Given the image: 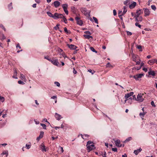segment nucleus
Segmentation results:
<instances>
[{
  "label": "nucleus",
  "mask_w": 157,
  "mask_h": 157,
  "mask_svg": "<svg viewBox=\"0 0 157 157\" xmlns=\"http://www.w3.org/2000/svg\"><path fill=\"white\" fill-rule=\"evenodd\" d=\"M143 13V10L140 9H138L136 10V16H139L142 13Z\"/></svg>",
  "instance_id": "obj_17"
},
{
  "label": "nucleus",
  "mask_w": 157,
  "mask_h": 157,
  "mask_svg": "<svg viewBox=\"0 0 157 157\" xmlns=\"http://www.w3.org/2000/svg\"><path fill=\"white\" fill-rule=\"evenodd\" d=\"M77 22V24L80 25H82L83 24V22L80 20L78 21Z\"/></svg>",
  "instance_id": "obj_31"
},
{
  "label": "nucleus",
  "mask_w": 157,
  "mask_h": 157,
  "mask_svg": "<svg viewBox=\"0 0 157 157\" xmlns=\"http://www.w3.org/2000/svg\"><path fill=\"white\" fill-rule=\"evenodd\" d=\"M65 13L67 14L68 15V12L67 10V8L63 9Z\"/></svg>",
  "instance_id": "obj_50"
},
{
  "label": "nucleus",
  "mask_w": 157,
  "mask_h": 157,
  "mask_svg": "<svg viewBox=\"0 0 157 157\" xmlns=\"http://www.w3.org/2000/svg\"><path fill=\"white\" fill-rule=\"evenodd\" d=\"M55 116L56 119L58 120H59L61 118H62L61 115L57 113H55Z\"/></svg>",
  "instance_id": "obj_13"
},
{
  "label": "nucleus",
  "mask_w": 157,
  "mask_h": 157,
  "mask_svg": "<svg viewBox=\"0 0 157 157\" xmlns=\"http://www.w3.org/2000/svg\"><path fill=\"white\" fill-rule=\"evenodd\" d=\"M8 155V151L7 150L3 151L1 154V155L2 157H7Z\"/></svg>",
  "instance_id": "obj_12"
},
{
  "label": "nucleus",
  "mask_w": 157,
  "mask_h": 157,
  "mask_svg": "<svg viewBox=\"0 0 157 157\" xmlns=\"http://www.w3.org/2000/svg\"><path fill=\"white\" fill-rule=\"evenodd\" d=\"M135 25L136 26H138L139 28H141V25L139 24V23L137 22H136L135 23Z\"/></svg>",
  "instance_id": "obj_51"
},
{
  "label": "nucleus",
  "mask_w": 157,
  "mask_h": 157,
  "mask_svg": "<svg viewBox=\"0 0 157 157\" xmlns=\"http://www.w3.org/2000/svg\"><path fill=\"white\" fill-rule=\"evenodd\" d=\"M133 92H131L130 93L126 94L125 95L124 98L125 99H128L130 97L133 95Z\"/></svg>",
  "instance_id": "obj_11"
},
{
  "label": "nucleus",
  "mask_w": 157,
  "mask_h": 157,
  "mask_svg": "<svg viewBox=\"0 0 157 157\" xmlns=\"http://www.w3.org/2000/svg\"><path fill=\"white\" fill-rule=\"evenodd\" d=\"M86 147V150L88 152H89L92 150L95 149V147L94 144H91V145L87 146Z\"/></svg>",
  "instance_id": "obj_1"
},
{
  "label": "nucleus",
  "mask_w": 157,
  "mask_h": 157,
  "mask_svg": "<svg viewBox=\"0 0 157 157\" xmlns=\"http://www.w3.org/2000/svg\"><path fill=\"white\" fill-rule=\"evenodd\" d=\"M112 150L114 152H117V149L116 148H112Z\"/></svg>",
  "instance_id": "obj_62"
},
{
  "label": "nucleus",
  "mask_w": 157,
  "mask_h": 157,
  "mask_svg": "<svg viewBox=\"0 0 157 157\" xmlns=\"http://www.w3.org/2000/svg\"><path fill=\"white\" fill-rule=\"evenodd\" d=\"M141 67H140V66L137 67H133V68H132V70H140L141 69Z\"/></svg>",
  "instance_id": "obj_35"
},
{
  "label": "nucleus",
  "mask_w": 157,
  "mask_h": 157,
  "mask_svg": "<svg viewBox=\"0 0 157 157\" xmlns=\"http://www.w3.org/2000/svg\"><path fill=\"white\" fill-rule=\"evenodd\" d=\"M135 62H136V65H139L140 63L141 62L140 59H139V58H138V59L137 60H136Z\"/></svg>",
  "instance_id": "obj_32"
},
{
  "label": "nucleus",
  "mask_w": 157,
  "mask_h": 157,
  "mask_svg": "<svg viewBox=\"0 0 157 157\" xmlns=\"http://www.w3.org/2000/svg\"><path fill=\"white\" fill-rule=\"evenodd\" d=\"M142 95H143V94H139L137 96L136 100L140 102L143 101L144 99L142 97Z\"/></svg>",
  "instance_id": "obj_4"
},
{
  "label": "nucleus",
  "mask_w": 157,
  "mask_h": 157,
  "mask_svg": "<svg viewBox=\"0 0 157 157\" xmlns=\"http://www.w3.org/2000/svg\"><path fill=\"white\" fill-rule=\"evenodd\" d=\"M73 73L74 74H76L77 73V71L75 70V68H73Z\"/></svg>",
  "instance_id": "obj_63"
},
{
  "label": "nucleus",
  "mask_w": 157,
  "mask_h": 157,
  "mask_svg": "<svg viewBox=\"0 0 157 157\" xmlns=\"http://www.w3.org/2000/svg\"><path fill=\"white\" fill-rule=\"evenodd\" d=\"M132 140V138L131 137H129L127 138L126 140L124 141L125 143H127Z\"/></svg>",
  "instance_id": "obj_30"
},
{
  "label": "nucleus",
  "mask_w": 157,
  "mask_h": 157,
  "mask_svg": "<svg viewBox=\"0 0 157 157\" xmlns=\"http://www.w3.org/2000/svg\"><path fill=\"white\" fill-rule=\"evenodd\" d=\"M126 32L128 35L130 36L132 34V33L128 31H126Z\"/></svg>",
  "instance_id": "obj_58"
},
{
  "label": "nucleus",
  "mask_w": 157,
  "mask_h": 157,
  "mask_svg": "<svg viewBox=\"0 0 157 157\" xmlns=\"http://www.w3.org/2000/svg\"><path fill=\"white\" fill-rule=\"evenodd\" d=\"M84 33L88 35H90L91 34V33L89 31H86L84 32Z\"/></svg>",
  "instance_id": "obj_46"
},
{
  "label": "nucleus",
  "mask_w": 157,
  "mask_h": 157,
  "mask_svg": "<svg viewBox=\"0 0 157 157\" xmlns=\"http://www.w3.org/2000/svg\"><path fill=\"white\" fill-rule=\"evenodd\" d=\"M18 82L19 84H22V85H23V84H25V83L23 82L21 80L18 81Z\"/></svg>",
  "instance_id": "obj_54"
},
{
  "label": "nucleus",
  "mask_w": 157,
  "mask_h": 157,
  "mask_svg": "<svg viewBox=\"0 0 157 157\" xmlns=\"http://www.w3.org/2000/svg\"><path fill=\"white\" fill-rule=\"evenodd\" d=\"M136 3L135 2H133L132 3H130L129 5V7L130 9L134 8L136 6Z\"/></svg>",
  "instance_id": "obj_15"
},
{
  "label": "nucleus",
  "mask_w": 157,
  "mask_h": 157,
  "mask_svg": "<svg viewBox=\"0 0 157 157\" xmlns=\"http://www.w3.org/2000/svg\"><path fill=\"white\" fill-rule=\"evenodd\" d=\"M13 71H14V74L13 75H17V72L16 69L14 68L13 69Z\"/></svg>",
  "instance_id": "obj_55"
},
{
  "label": "nucleus",
  "mask_w": 157,
  "mask_h": 157,
  "mask_svg": "<svg viewBox=\"0 0 157 157\" xmlns=\"http://www.w3.org/2000/svg\"><path fill=\"white\" fill-rule=\"evenodd\" d=\"M0 27H1L5 31H6V29L4 27V26H3V25L1 24H0Z\"/></svg>",
  "instance_id": "obj_56"
},
{
  "label": "nucleus",
  "mask_w": 157,
  "mask_h": 157,
  "mask_svg": "<svg viewBox=\"0 0 157 157\" xmlns=\"http://www.w3.org/2000/svg\"><path fill=\"white\" fill-rule=\"evenodd\" d=\"M146 113L143 112V113H140L139 114V115L140 117H141L142 118L144 116V115L146 114Z\"/></svg>",
  "instance_id": "obj_33"
},
{
  "label": "nucleus",
  "mask_w": 157,
  "mask_h": 157,
  "mask_svg": "<svg viewBox=\"0 0 157 157\" xmlns=\"http://www.w3.org/2000/svg\"><path fill=\"white\" fill-rule=\"evenodd\" d=\"M55 85H56L58 87H59L60 86V83L57 82H55Z\"/></svg>",
  "instance_id": "obj_53"
},
{
  "label": "nucleus",
  "mask_w": 157,
  "mask_h": 157,
  "mask_svg": "<svg viewBox=\"0 0 157 157\" xmlns=\"http://www.w3.org/2000/svg\"><path fill=\"white\" fill-rule=\"evenodd\" d=\"M71 9L72 12L74 14H75L76 12V10L75 8L73 6L71 7Z\"/></svg>",
  "instance_id": "obj_24"
},
{
  "label": "nucleus",
  "mask_w": 157,
  "mask_h": 157,
  "mask_svg": "<svg viewBox=\"0 0 157 157\" xmlns=\"http://www.w3.org/2000/svg\"><path fill=\"white\" fill-rule=\"evenodd\" d=\"M65 13L67 14L68 15V12L67 10V8L63 9Z\"/></svg>",
  "instance_id": "obj_49"
},
{
  "label": "nucleus",
  "mask_w": 157,
  "mask_h": 157,
  "mask_svg": "<svg viewBox=\"0 0 157 157\" xmlns=\"http://www.w3.org/2000/svg\"><path fill=\"white\" fill-rule=\"evenodd\" d=\"M138 58H139L136 55L134 54L132 55V60L134 61L135 62L136 60H137L138 59Z\"/></svg>",
  "instance_id": "obj_20"
},
{
  "label": "nucleus",
  "mask_w": 157,
  "mask_h": 157,
  "mask_svg": "<svg viewBox=\"0 0 157 157\" xmlns=\"http://www.w3.org/2000/svg\"><path fill=\"white\" fill-rule=\"evenodd\" d=\"M106 67H113V66L110 64L109 63H108L106 65Z\"/></svg>",
  "instance_id": "obj_40"
},
{
  "label": "nucleus",
  "mask_w": 157,
  "mask_h": 157,
  "mask_svg": "<svg viewBox=\"0 0 157 157\" xmlns=\"http://www.w3.org/2000/svg\"><path fill=\"white\" fill-rule=\"evenodd\" d=\"M151 9L154 10L155 11L156 10V7L155 5H152L151 6Z\"/></svg>",
  "instance_id": "obj_47"
},
{
  "label": "nucleus",
  "mask_w": 157,
  "mask_h": 157,
  "mask_svg": "<svg viewBox=\"0 0 157 157\" xmlns=\"http://www.w3.org/2000/svg\"><path fill=\"white\" fill-rule=\"evenodd\" d=\"M90 50L93 52L97 53V52L95 50L93 47H91L90 48Z\"/></svg>",
  "instance_id": "obj_44"
},
{
  "label": "nucleus",
  "mask_w": 157,
  "mask_h": 157,
  "mask_svg": "<svg viewBox=\"0 0 157 157\" xmlns=\"http://www.w3.org/2000/svg\"><path fill=\"white\" fill-rule=\"evenodd\" d=\"M116 145L118 147H122V144L121 143L120 141L119 140H117L114 142Z\"/></svg>",
  "instance_id": "obj_10"
},
{
  "label": "nucleus",
  "mask_w": 157,
  "mask_h": 157,
  "mask_svg": "<svg viewBox=\"0 0 157 157\" xmlns=\"http://www.w3.org/2000/svg\"><path fill=\"white\" fill-rule=\"evenodd\" d=\"M113 13L114 16H115L117 15V12L115 10H113Z\"/></svg>",
  "instance_id": "obj_64"
},
{
  "label": "nucleus",
  "mask_w": 157,
  "mask_h": 157,
  "mask_svg": "<svg viewBox=\"0 0 157 157\" xmlns=\"http://www.w3.org/2000/svg\"><path fill=\"white\" fill-rule=\"evenodd\" d=\"M80 10L85 15H87L88 14V13L86 8H81L80 9Z\"/></svg>",
  "instance_id": "obj_8"
},
{
  "label": "nucleus",
  "mask_w": 157,
  "mask_h": 157,
  "mask_svg": "<svg viewBox=\"0 0 157 157\" xmlns=\"http://www.w3.org/2000/svg\"><path fill=\"white\" fill-rule=\"evenodd\" d=\"M83 36L85 38L87 39H89L90 38H93V37L92 36H90L89 35H84Z\"/></svg>",
  "instance_id": "obj_26"
},
{
  "label": "nucleus",
  "mask_w": 157,
  "mask_h": 157,
  "mask_svg": "<svg viewBox=\"0 0 157 157\" xmlns=\"http://www.w3.org/2000/svg\"><path fill=\"white\" fill-rule=\"evenodd\" d=\"M83 139H86V138H88L89 137V135L87 134H85L84 135H83L81 134V135Z\"/></svg>",
  "instance_id": "obj_27"
},
{
  "label": "nucleus",
  "mask_w": 157,
  "mask_h": 157,
  "mask_svg": "<svg viewBox=\"0 0 157 157\" xmlns=\"http://www.w3.org/2000/svg\"><path fill=\"white\" fill-rule=\"evenodd\" d=\"M144 10V16L145 17L149 16L150 13V11L147 8H144L143 9Z\"/></svg>",
  "instance_id": "obj_7"
},
{
  "label": "nucleus",
  "mask_w": 157,
  "mask_h": 157,
  "mask_svg": "<svg viewBox=\"0 0 157 157\" xmlns=\"http://www.w3.org/2000/svg\"><path fill=\"white\" fill-rule=\"evenodd\" d=\"M48 15L50 17H52L54 18V15H53L50 12H47Z\"/></svg>",
  "instance_id": "obj_28"
},
{
  "label": "nucleus",
  "mask_w": 157,
  "mask_h": 157,
  "mask_svg": "<svg viewBox=\"0 0 157 157\" xmlns=\"http://www.w3.org/2000/svg\"><path fill=\"white\" fill-rule=\"evenodd\" d=\"M26 147L27 149H29L31 147V145L30 144H26Z\"/></svg>",
  "instance_id": "obj_57"
},
{
  "label": "nucleus",
  "mask_w": 157,
  "mask_h": 157,
  "mask_svg": "<svg viewBox=\"0 0 157 157\" xmlns=\"http://www.w3.org/2000/svg\"><path fill=\"white\" fill-rule=\"evenodd\" d=\"M21 79L22 80H25V78L24 75L22 74H20V77Z\"/></svg>",
  "instance_id": "obj_29"
},
{
  "label": "nucleus",
  "mask_w": 157,
  "mask_h": 157,
  "mask_svg": "<svg viewBox=\"0 0 157 157\" xmlns=\"http://www.w3.org/2000/svg\"><path fill=\"white\" fill-rule=\"evenodd\" d=\"M67 46L71 49L74 50L75 49L77 48V47L74 44H67Z\"/></svg>",
  "instance_id": "obj_9"
},
{
  "label": "nucleus",
  "mask_w": 157,
  "mask_h": 157,
  "mask_svg": "<svg viewBox=\"0 0 157 157\" xmlns=\"http://www.w3.org/2000/svg\"><path fill=\"white\" fill-rule=\"evenodd\" d=\"M60 25L59 24H57L56 26H55L54 27V29L56 30H58L59 29V26Z\"/></svg>",
  "instance_id": "obj_39"
},
{
  "label": "nucleus",
  "mask_w": 157,
  "mask_h": 157,
  "mask_svg": "<svg viewBox=\"0 0 157 157\" xmlns=\"http://www.w3.org/2000/svg\"><path fill=\"white\" fill-rule=\"evenodd\" d=\"M44 132H40V134L39 136L37 137L36 138V140L37 141H39V140L41 139L44 136Z\"/></svg>",
  "instance_id": "obj_16"
},
{
  "label": "nucleus",
  "mask_w": 157,
  "mask_h": 157,
  "mask_svg": "<svg viewBox=\"0 0 157 157\" xmlns=\"http://www.w3.org/2000/svg\"><path fill=\"white\" fill-rule=\"evenodd\" d=\"M151 104L152 106L154 107H155V104L153 101H152L151 102Z\"/></svg>",
  "instance_id": "obj_59"
},
{
  "label": "nucleus",
  "mask_w": 157,
  "mask_h": 157,
  "mask_svg": "<svg viewBox=\"0 0 157 157\" xmlns=\"http://www.w3.org/2000/svg\"><path fill=\"white\" fill-rule=\"evenodd\" d=\"M136 48L140 49V51H142V46L140 45H138L136 46Z\"/></svg>",
  "instance_id": "obj_37"
},
{
  "label": "nucleus",
  "mask_w": 157,
  "mask_h": 157,
  "mask_svg": "<svg viewBox=\"0 0 157 157\" xmlns=\"http://www.w3.org/2000/svg\"><path fill=\"white\" fill-rule=\"evenodd\" d=\"M132 2L131 0H127L124 2V4L126 6H127L128 5H130V3Z\"/></svg>",
  "instance_id": "obj_22"
},
{
  "label": "nucleus",
  "mask_w": 157,
  "mask_h": 157,
  "mask_svg": "<svg viewBox=\"0 0 157 157\" xmlns=\"http://www.w3.org/2000/svg\"><path fill=\"white\" fill-rule=\"evenodd\" d=\"M40 148L43 152H46L47 151V147L46 148L44 143H42L40 146Z\"/></svg>",
  "instance_id": "obj_6"
},
{
  "label": "nucleus",
  "mask_w": 157,
  "mask_h": 157,
  "mask_svg": "<svg viewBox=\"0 0 157 157\" xmlns=\"http://www.w3.org/2000/svg\"><path fill=\"white\" fill-rule=\"evenodd\" d=\"M142 149L140 148V149L135 150L134 151V153L136 155H137L141 151Z\"/></svg>",
  "instance_id": "obj_18"
},
{
  "label": "nucleus",
  "mask_w": 157,
  "mask_h": 157,
  "mask_svg": "<svg viewBox=\"0 0 157 157\" xmlns=\"http://www.w3.org/2000/svg\"><path fill=\"white\" fill-rule=\"evenodd\" d=\"M67 4H64L63 5L62 7L63 9L67 8Z\"/></svg>",
  "instance_id": "obj_45"
},
{
  "label": "nucleus",
  "mask_w": 157,
  "mask_h": 157,
  "mask_svg": "<svg viewBox=\"0 0 157 157\" xmlns=\"http://www.w3.org/2000/svg\"><path fill=\"white\" fill-rule=\"evenodd\" d=\"M88 71L90 73H92V74H93L95 72V71L94 70H92L91 69H90L88 70Z\"/></svg>",
  "instance_id": "obj_48"
},
{
  "label": "nucleus",
  "mask_w": 157,
  "mask_h": 157,
  "mask_svg": "<svg viewBox=\"0 0 157 157\" xmlns=\"http://www.w3.org/2000/svg\"><path fill=\"white\" fill-rule=\"evenodd\" d=\"M60 55L62 56L63 57H64V58L67 57L66 56V55L65 53L64 52H63L61 53H60Z\"/></svg>",
  "instance_id": "obj_38"
},
{
  "label": "nucleus",
  "mask_w": 157,
  "mask_h": 157,
  "mask_svg": "<svg viewBox=\"0 0 157 157\" xmlns=\"http://www.w3.org/2000/svg\"><path fill=\"white\" fill-rule=\"evenodd\" d=\"M148 74L149 75H151L152 76H155V73L154 71H149L148 72Z\"/></svg>",
  "instance_id": "obj_21"
},
{
  "label": "nucleus",
  "mask_w": 157,
  "mask_h": 157,
  "mask_svg": "<svg viewBox=\"0 0 157 157\" xmlns=\"http://www.w3.org/2000/svg\"><path fill=\"white\" fill-rule=\"evenodd\" d=\"M40 125L44 129H46V126L45 124L41 123Z\"/></svg>",
  "instance_id": "obj_42"
},
{
  "label": "nucleus",
  "mask_w": 157,
  "mask_h": 157,
  "mask_svg": "<svg viewBox=\"0 0 157 157\" xmlns=\"http://www.w3.org/2000/svg\"><path fill=\"white\" fill-rule=\"evenodd\" d=\"M93 18L96 23L97 24H98V19L96 17H93Z\"/></svg>",
  "instance_id": "obj_36"
},
{
  "label": "nucleus",
  "mask_w": 157,
  "mask_h": 157,
  "mask_svg": "<svg viewBox=\"0 0 157 157\" xmlns=\"http://www.w3.org/2000/svg\"><path fill=\"white\" fill-rule=\"evenodd\" d=\"M155 63V59H151L149 60L148 62V63L150 65H152Z\"/></svg>",
  "instance_id": "obj_23"
},
{
  "label": "nucleus",
  "mask_w": 157,
  "mask_h": 157,
  "mask_svg": "<svg viewBox=\"0 0 157 157\" xmlns=\"http://www.w3.org/2000/svg\"><path fill=\"white\" fill-rule=\"evenodd\" d=\"M135 17L136 18V20L137 21L141 22L142 21L143 18L141 16H135Z\"/></svg>",
  "instance_id": "obj_14"
},
{
  "label": "nucleus",
  "mask_w": 157,
  "mask_h": 157,
  "mask_svg": "<svg viewBox=\"0 0 157 157\" xmlns=\"http://www.w3.org/2000/svg\"><path fill=\"white\" fill-rule=\"evenodd\" d=\"M60 4V2L58 1H56L54 2V5L55 7L56 8L59 7Z\"/></svg>",
  "instance_id": "obj_19"
},
{
  "label": "nucleus",
  "mask_w": 157,
  "mask_h": 157,
  "mask_svg": "<svg viewBox=\"0 0 157 157\" xmlns=\"http://www.w3.org/2000/svg\"><path fill=\"white\" fill-rule=\"evenodd\" d=\"M8 8L9 9L11 10L12 9L13 7H12V2L10 3V4L8 5Z\"/></svg>",
  "instance_id": "obj_41"
},
{
  "label": "nucleus",
  "mask_w": 157,
  "mask_h": 157,
  "mask_svg": "<svg viewBox=\"0 0 157 157\" xmlns=\"http://www.w3.org/2000/svg\"><path fill=\"white\" fill-rule=\"evenodd\" d=\"M63 18V21L65 22V23L66 24L67 23V21L66 18L64 16Z\"/></svg>",
  "instance_id": "obj_52"
},
{
  "label": "nucleus",
  "mask_w": 157,
  "mask_h": 157,
  "mask_svg": "<svg viewBox=\"0 0 157 157\" xmlns=\"http://www.w3.org/2000/svg\"><path fill=\"white\" fill-rule=\"evenodd\" d=\"M16 48L18 50V51H17V52L18 53H19L20 51H22V50H19L21 48V47H20L19 44H17L16 46Z\"/></svg>",
  "instance_id": "obj_25"
},
{
  "label": "nucleus",
  "mask_w": 157,
  "mask_h": 157,
  "mask_svg": "<svg viewBox=\"0 0 157 157\" xmlns=\"http://www.w3.org/2000/svg\"><path fill=\"white\" fill-rule=\"evenodd\" d=\"M63 17V15L62 14H58L57 13H55L54 14V18L56 19L57 18H62Z\"/></svg>",
  "instance_id": "obj_5"
},
{
  "label": "nucleus",
  "mask_w": 157,
  "mask_h": 157,
  "mask_svg": "<svg viewBox=\"0 0 157 157\" xmlns=\"http://www.w3.org/2000/svg\"><path fill=\"white\" fill-rule=\"evenodd\" d=\"M49 61H50L53 64L55 65L58 66L59 65V63L58 61V60L57 59H55L53 58L52 60H49Z\"/></svg>",
  "instance_id": "obj_3"
},
{
  "label": "nucleus",
  "mask_w": 157,
  "mask_h": 157,
  "mask_svg": "<svg viewBox=\"0 0 157 157\" xmlns=\"http://www.w3.org/2000/svg\"><path fill=\"white\" fill-rule=\"evenodd\" d=\"M58 51L60 53H61L63 52V50L62 49H61V48H58Z\"/></svg>",
  "instance_id": "obj_61"
},
{
  "label": "nucleus",
  "mask_w": 157,
  "mask_h": 157,
  "mask_svg": "<svg viewBox=\"0 0 157 157\" xmlns=\"http://www.w3.org/2000/svg\"><path fill=\"white\" fill-rule=\"evenodd\" d=\"M80 18L78 17H75V19L77 21L80 20Z\"/></svg>",
  "instance_id": "obj_60"
},
{
  "label": "nucleus",
  "mask_w": 157,
  "mask_h": 157,
  "mask_svg": "<svg viewBox=\"0 0 157 157\" xmlns=\"http://www.w3.org/2000/svg\"><path fill=\"white\" fill-rule=\"evenodd\" d=\"M93 143V142H92L91 141H88L87 143V144L86 145V146H87L90 145H91Z\"/></svg>",
  "instance_id": "obj_43"
},
{
  "label": "nucleus",
  "mask_w": 157,
  "mask_h": 157,
  "mask_svg": "<svg viewBox=\"0 0 157 157\" xmlns=\"http://www.w3.org/2000/svg\"><path fill=\"white\" fill-rule=\"evenodd\" d=\"M127 11V10L125 6L124 7V10L122 13V15L125 14Z\"/></svg>",
  "instance_id": "obj_34"
},
{
  "label": "nucleus",
  "mask_w": 157,
  "mask_h": 157,
  "mask_svg": "<svg viewBox=\"0 0 157 157\" xmlns=\"http://www.w3.org/2000/svg\"><path fill=\"white\" fill-rule=\"evenodd\" d=\"M144 74H140L134 75L133 76V77L136 80H138L139 79L141 78L144 76Z\"/></svg>",
  "instance_id": "obj_2"
}]
</instances>
